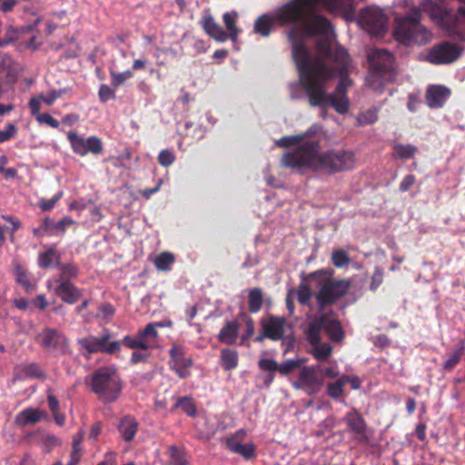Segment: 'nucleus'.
Masks as SVG:
<instances>
[{
    "label": "nucleus",
    "instance_id": "f257e3e1",
    "mask_svg": "<svg viewBox=\"0 0 465 465\" xmlns=\"http://www.w3.org/2000/svg\"><path fill=\"white\" fill-rule=\"evenodd\" d=\"M322 132L320 124H312L305 133L284 136L276 142L280 147L295 146L283 154L282 163L286 167L308 168L313 171L338 173L351 170L355 165V155L351 151L329 150L319 153L320 143L313 136Z\"/></svg>",
    "mask_w": 465,
    "mask_h": 465
},
{
    "label": "nucleus",
    "instance_id": "f03ea898",
    "mask_svg": "<svg viewBox=\"0 0 465 465\" xmlns=\"http://www.w3.org/2000/svg\"><path fill=\"white\" fill-rule=\"evenodd\" d=\"M420 12L438 23H442L447 17L446 10L432 0H423L418 8L413 9L403 17L396 18L393 31L395 39L403 45H425L431 39V34L420 23Z\"/></svg>",
    "mask_w": 465,
    "mask_h": 465
},
{
    "label": "nucleus",
    "instance_id": "7ed1b4c3",
    "mask_svg": "<svg viewBox=\"0 0 465 465\" xmlns=\"http://www.w3.org/2000/svg\"><path fill=\"white\" fill-rule=\"evenodd\" d=\"M90 387L102 401H114L122 390L116 369L113 366L99 368L90 377Z\"/></svg>",
    "mask_w": 465,
    "mask_h": 465
},
{
    "label": "nucleus",
    "instance_id": "20e7f679",
    "mask_svg": "<svg viewBox=\"0 0 465 465\" xmlns=\"http://www.w3.org/2000/svg\"><path fill=\"white\" fill-rule=\"evenodd\" d=\"M368 60L372 73L367 78V83L375 91L381 92L385 82L393 77V56L384 49L375 48L369 51Z\"/></svg>",
    "mask_w": 465,
    "mask_h": 465
},
{
    "label": "nucleus",
    "instance_id": "39448f33",
    "mask_svg": "<svg viewBox=\"0 0 465 465\" xmlns=\"http://www.w3.org/2000/svg\"><path fill=\"white\" fill-rule=\"evenodd\" d=\"M311 277L312 280H318V285L320 286V291L316 295L320 311H322L325 305L331 304L342 297L350 286L346 281L328 280L319 272L312 273Z\"/></svg>",
    "mask_w": 465,
    "mask_h": 465
},
{
    "label": "nucleus",
    "instance_id": "423d86ee",
    "mask_svg": "<svg viewBox=\"0 0 465 465\" xmlns=\"http://www.w3.org/2000/svg\"><path fill=\"white\" fill-rule=\"evenodd\" d=\"M359 25L371 36H381L388 29V16L375 5L363 8L358 17Z\"/></svg>",
    "mask_w": 465,
    "mask_h": 465
},
{
    "label": "nucleus",
    "instance_id": "0eeeda50",
    "mask_svg": "<svg viewBox=\"0 0 465 465\" xmlns=\"http://www.w3.org/2000/svg\"><path fill=\"white\" fill-rule=\"evenodd\" d=\"M296 390H302L308 395L318 393L323 385L321 365L302 366L295 381L292 382Z\"/></svg>",
    "mask_w": 465,
    "mask_h": 465
},
{
    "label": "nucleus",
    "instance_id": "6e6552de",
    "mask_svg": "<svg viewBox=\"0 0 465 465\" xmlns=\"http://www.w3.org/2000/svg\"><path fill=\"white\" fill-rule=\"evenodd\" d=\"M111 338L110 331H104L101 336L89 335L79 339L78 344L82 350L89 353L114 354L121 350V342L110 341Z\"/></svg>",
    "mask_w": 465,
    "mask_h": 465
},
{
    "label": "nucleus",
    "instance_id": "1a4fd4ad",
    "mask_svg": "<svg viewBox=\"0 0 465 465\" xmlns=\"http://www.w3.org/2000/svg\"><path fill=\"white\" fill-rule=\"evenodd\" d=\"M322 331H325L334 341H341L344 335L341 326L337 320L322 315L311 322L307 333L308 341H316Z\"/></svg>",
    "mask_w": 465,
    "mask_h": 465
},
{
    "label": "nucleus",
    "instance_id": "9d476101",
    "mask_svg": "<svg viewBox=\"0 0 465 465\" xmlns=\"http://www.w3.org/2000/svg\"><path fill=\"white\" fill-rule=\"evenodd\" d=\"M37 342L48 352L54 355L69 352L68 341L65 336L53 328L44 329L36 337Z\"/></svg>",
    "mask_w": 465,
    "mask_h": 465
},
{
    "label": "nucleus",
    "instance_id": "9b49d317",
    "mask_svg": "<svg viewBox=\"0 0 465 465\" xmlns=\"http://www.w3.org/2000/svg\"><path fill=\"white\" fill-rule=\"evenodd\" d=\"M67 139L70 142L73 152L80 156H85L88 153L96 155L103 152L102 140L97 136L85 138L75 132H69Z\"/></svg>",
    "mask_w": 465,
    "mask_h": 465
},
{
    "label": "nucleus",
    "instance_id": "f8f14e48",
    "mask_svg": "<svg viewBox=\"0 0 465 465\" xmlns=\"http://www.w3.org/2000/svg\"><path fill=\"white\" fill-rule=\"evenodd\" d=\"M461 54V48L449 42H444L432 47L427 60L434 64H450Z\"/></svg>",
    "mask_w": 465,
    "mask_h": 465
},
{
    "label": "nucleus",
    "instance_id": "ddd939ff",
    "mask_svg": "<svg viewBox=\"0 0 465 465\" xmlns=\"http://www.w3.org/2000/svg\"><path fill=\"white\" fill-rule=\"evenodd\" d=\"M46 286L49 291L54 292L63 302L69 304L75 303L82 296L81 290L72 282L48 280Z\"/></svg>",
    "mask_w": 465,
    "mask_h": 465
},
{
    "label": "nucleus",
    "instance_id": "4468645a",
    "mask_svg": "<svg viewBox=\"0 0 465 465\" xmlns=\"http://www.w3.org/2000/svg\"><path fill=\"white\" fill-rule=\"evenodd\" d=\"M170 366L177 375L185 379L190 375L192 360L184 357L183 349L181 346H173L170 350Z\"/></svg>",
    "mask_w": 465,
    "mask_h": 465
},
{
    "label": "nucleus",
    "instance_id": "2eb2a0df",
    "mask_svg": "<svg viewBox=\"0 0 465 465\" xmlns=\"http://www.w3.org/2000/svg\"><path fill=\"white\" fill-rule=\"evenodd\" d=\"M286 327V320L282 317L270 316L262 322L264 336L273 341H280L283 338Z\"/></svg>",
    "mask_w": 465,
    "mask_h": 465
},
{
    "label": "nucleus",
    "instance_id": "dca6fc26",
    "mask_svg": "<svg viewBox=\"0 0 465 465\" xmlns=\"http://www.w3.org/2000/svg\"><path fill=\"white\" fill-rule=\"evenodd\" d=\"M450 94V91L441 85H432L426 91V103L430 108H440Z\"/></svg>",
    "mask_w": 465,
    "mask_h": 465
},
{
    "label": "nucleus",
    "instance_id": "f3484780",
    "mask_svg": "<svg viewBox=\"0 0 465 465\" xmlns=\"http://www.w3.org/2000/svg\"><path fill=\"white\" fill-rule=\"evenodd\" d=\"M46 417L47 413L45 411L35 408H27L15 416V422L18 426L25 427L40 422L46 419Z\"/></svg>",
    "mask_w": 465,
    "mask_h": 465
},
{
    "label": "nucleus",
    "instance_id": "a211bd4d",
    "mask_svg": "<svg viewBox=\"0 0 465 465\" xmlns=\"http://www.w3.org/2000/svg\"><path fill=\"white\" fill-rule=\"evenodd\" d=\"M343 421L354 434L358 437L365 438L366 423L358 411H352L348 412L344 416Z\"/></svg>",
    "mask_w": 465,
    "mask_h": 465
},
{
    "label": "nucleus",
    "instance_id": "6ab92c4d",
    "mask_svg": "<svg viewBox=\"0 0 465 465\" xmlns=\"http://www.w3.org/2000/svg\"><path fill=\"white\" fill-rule=\"evenodd\" d=\"M238 17L239 15L236 11L226 12L223 15V21L227 29L226 33L233 44L237 42L238 35L242 32L236 25Z\"/></svg>",
    "mask_w": 465,
    "mask_h": 465
},
{
    "label": "nucleus",
    "instance_id": "aec40b11",
    "mask_svg": "<svg viewBox=\"0 0 465 465\" xmlns=\"http://www.w3.org/2000/svg\"><path fill=\"white\" fill-rule=\"evenodd\" d=\"M239 335V323L237 321L228 322L219 332L218 339L221 342L233 344Z\"/></svg>",
    "mask_w": 465,
    "mask_h": 465
},
{
    "label": "nucleus",
    "instance_id": "412c9836",
    "mask_svg": "<svg viewBox=\"0 0 465 465\" xmlns=\"http://www.w3.org/2000/svg\"><path fill=\"white\" fill-rule=\"evenodd\" d=\"M312 344L311 353L319 362L325 361L329 359L332 352V347L329 343L321 342L318 335L316 341H309Z\"/></svg>",
    "mask_w": 465,
    "mask_h": 465
},
{
    "label": "nucleus",
    "instance_id": "4be33fe9",
    "mask_svg": "<svg viewBox=\"0 0 465 465\" xmlns=\"http://www.w3.org/2000/svg\"><path fill=\"white\" fill-rule=\"evenodd\" d=\"M155 325L153 322H150L143 330L138 331L143 344L146 346V351L157 346L159 334Z\"/></svg>",
    "mask_w": 465,
    "mask_h": 465
},
{
    "label": "nucleus",
    "instance_id": "5701e85b",
    "mask_svg": "<svg viewBox=\"0 0 465 465\" xmlns=\"http://www.w3.org/2000/svg\"><path fill=\"white\" fill-rule=\"evenodd\" d=\"M37 264L40 268L47 269L53 265L60 266V254L54 248H49L38 255Z\"/></svg>",
    "mask_w": 465,
    "mask_h": 465
},
{
    "label": "nucleus",
    "instance_id": "b1692460",
    "mask_svg": "<svg viewBox=\"0 0 465 465\" xmlns=\"http://www.w3.org/2000/svg\"><path fill=\"white\" fill-rule=\"evenodd\" d=\"M137 429L138 423L131 417L124 418L119 424V430L125 441H130L134 439Z\"/></svg>",
    "mask_w": 465,
    "mask_h": 465
},
{
    "label": "nucleus",
    "instance_id": "393cba45",
    "mask_svg": "<svg viewBox=\"0 0 465 465\" xmlns=\"http://www.w3.org/2000/svg\"><path fill=\"white\" fill-rule=\"evenodd\" d=\"M392 149L393 157L401 160L411 159L416 153H418V148L410 143H394Z\"/></svg>",
    "mask_w": 465,
    "mask_h": 465
},
{
    "label": "nucleus",
    "instance_id": "a878e982",
    "mask_svg": "<svg viewBox=\"0 0 465 465\" xmlns=\"http://www.w3.org/2000/svg\"><path fill=\"white\" fill-rule=\"evenodd\" d=\"M306 362L305 358L295 357L279 363V373L282 376H287L293 372L295 370L300 369Z\"/></svg>",
    "mask_w": 465,
    "mask_h": 465
},
{
    "label": "nucleus",
    "instance_id": "bb28decb",
    "mask_svg": "<svg viewBox=\"0 0 465 465\" xmlns=\"http://www.w3.org/2000/svg\"><path fill=\"white\" fill-rule=\"evenodd\" d=\"M174 262L175 257L173 253L163 252L155 257L153 263L158 271L169 272Z\"/></svg>",
    "mask_w": 465,
    "mask_h": 465
},
{
    "label": "nucleus",
    "instance_id": "cd10ccee",
    "mask_svg": "<svg viewBox=\"0 0 465 465\" xmlns=\"http://www.w3.org/2000/svg\"><path fill=\"white\" fill-rule=\"evenodd\" d=\"M221 363L225 371H231L238 365V353L232 349H223L221 351Z\"/></svg>",
    "mask_w": 465,
    "mask_h": 465
},
{
    "label": "nucleus",
    "instance_id": "c85d7f7f",
    "mask_svg": "<svg viewBox=\"0 0 465 465\" xmlns=\"http://www.w3.org/2000/svg\"><path fill=\"white\" fill-rule=\"evenodd\" d=\"M14 273L16 282L21 284L26 292H30L34 289L27 271L18 262L14 263Z\"/></svg>",
    "mask_w": 465,
    "mask_h": 465
},
{
    "label": "nucleus",
    "instance_id": "c756f323",
    "mask_svg": "<svg viewBox=\"0 0 465 465\" xmlns=\"http://www.w3.org/2000/svg\"><path fill=\"white\" fill-rule=\"evenodd\" d=\"M465 351V344L460 341L454 351L449 356V358L443 362L442 368L444 371L453 370L458 363L460 361L461 356Z\"/></svg>",
    "mask_w": 465,
    "mask_h": 465
},
{
    "label": "nucleus",
    "instance_id": "7c9ffc66",
    "mask_svg": "<svg viewBox=\"0 0 465 465\" xmlns=\"http://www.w3.org/2000/svg\"><path fill=\"white\" fill-rule=\"evenodd\" d=\"M61 272L58 275H54L49 280H59L61 282H71V280L74 279L78 275V269L72 263L60 264Z\"/></svg>",
    "mask_w": 465,
    "mask_h": 465
},
{
    "label": "nucleus",
    "instance_id": "2f4dec72",
    "mask_svg": "<svg viewBox=\"0 0 465 465\" xmlns=\"http://www.w3.org/2000/svg\"><path fill=\"white\" fill-rule=\"evenodd\" d=\"M249 310L255 313L259 312L262 305V292L259 288H253L249 292Z\"/></svg>",
    "mask_w": 465,
    "mask_h": 465
},
{
    "label": "nucleus",
    "instance_id": "473e14b6",
    "mask_svg": "<svg viewBox=\"0 0 465 465\" xmlns=\"http://www.w3.org/2000/svg\"><path fill=\"white\" fill-rule=\"evenodd\" d=\"M169 453L170 460L166 465H189V460L187 456L176 446L170 447Z\"/></svg>",
    "mask_w": 465,
    "mask_h": 465
},
{
    "label": "nucleus",
    "instance_id": "72a5a7b5",
    "mask_svg": "<svg viewBox=\"0 0 465 465\" xmlns=\"http://www.w3.org/2000/svg\"><path fill=\"white\" fill-rule=\"evenodd\" d=\"M116 341L121 342V346L124 345L132 350L139 349L146 351V346L143 344L139 332H137L135 336L126 335L121 341Z\"/></svg>",
    "mask_w": 465,
    "mask_h": 465
},
{
    "label": "nucleus",
    "instance_id": "f704fd0d",
    "mask_svg": "<svg viewBox=\"0 0 465 465\" xmlns=\"http://www.w3.org/2000/svg\"><path fill=\"white\" fill-rule=\"evenodd\" d=\"M378 111L376 107L370 108L361 112L357 116V123L359 125H366L374 124L378 119Z\"/></svg>",
    "mask_w": 465,
    "mask_h": 465
},
{
    "label": "nucleus",
    "instance_id": "c9c22d12",
    "mask_svg": "<svg viewBox=\"0 0 465 465\" xmlns=\"http://www.w3.org/2000/svg\"><path fill=\"white\" fill-rule=\"evenodd\" d=\"M174 408H181L191 417H194L196 415V406L191 398L183 397L179 399L175 402Z\"/></svg>",
    "mask_w": 465,
    "mask_h": 465
},
{
    "label": "nucleus",
    "instance_id": "e433bc0d",
    "mask_svg": "<svg viewBox=\"0 0 465 465\" xmlns=\"http://www.w3.org/2000/svg\"><path fill=\"white\" fill-rule=\"evenodd\" d=\"M111 75V84L114 87H118L123 85L127 80L133 77V73L130 70H126L124 72L117 73L113 70L110 72Z\"/></svg>",
    "mask_w": 465,
    "mask_h": 465
},
{
    "label": "nucleus",
    "instance_id": "4c0bfd02",
    "mask_svg": "<svg viewBox=\"0 0 465 465\" xmlns=\"http://www.w3.org/2000/svg\"><path fill=\"white\" fill-rule=\"evenodd\" d=\"M246 435L245 430H238L234 436L229 438L226 441L227 448L236 453L238 450L241 448L242 443L241 442L242 439Z\"/></svg>",
    "mask_w": 465,
    "mask_h": 465
},
{
    "label": "nucleus",
    "instance_id": "58836bf2",
    "mask_svg": "<svg viewBox=\"0 0 465 465\" xmlns=\"http://www.w3.org/2000/svg\"><path fill=\"white\" fill-rule=\"evenodd\" d=\"M344 381H345V379H341V377L335 382L328 384L327 393L331 398L337 399L342 394Z\"/></svg>",
    "mask_w": 465,
    "mask_h": 465
},
{
    "label": "nucleus",
    "instance_id": "ea45409f",
    "mask_svg": "<svg viewBox=\"0 0 465 465\" xmlns=\"http://www.w3.org/2000/svg\"><path fill=\"white\" fill-rule=\"evenodd\" d=\"M238 319H242L245 322V331L242 336V343H243L246 340L250 339L254 333V324L252 320L245 313L242 312L238 315Z\"/></svg>",
    "mask_w": 465,
    "mask_h": 465
},
{
    "label": "nucleus",
    "instance_id": "a19ab883",
    "mask_svg": "<svg viewBox=\"0 0 465 465\" xmlns=\"http://www.w3.org/2000/svg\"><path fill=\"white\" fill-rule=\"evenodd\" d=\"M259 368L267 372H279V363L271 358H261L258 361Z\"/></svg>",
    "mask_w": 465,
    "mask_h": 465
},
{
    "label": "nucleus",
    "instance_id": "79ce46f5",
    "mask_svg": "<svg viewBox=\"0 0 465 465\" xmlns=\"http://www.w3.org/2000/svg\"><path fill=\"white\" fill-rule=\"evenodd\" d=\"M331 260L338 268H342L349 263V256L343 250H336L332 252Z\"/></svg>",
    "mask_w": 465,
    "mask_h": 465
},
{
    "label": "nucleus",
    "instance_id": "37998d69",
    "mask_svg": "<svg viewBox=\"0 0 465 465\" xmlns=\"http://www.w3.org/2000/svg\"><path fill=\"white\" fill-rule=\"evenodd\" d=\"M62 196H63V192L60 191V192L56 193L50 199L42 198V199H40L39 203H38L39 207L43 211H50L55 206V204L61 199Z\"/></svg>",
    "mask_w": 465,
    "mask_h": 465
},
{
    "label": "nucleus",
    "instance_id": "c03bdc74",
    "mask_svg": "<svg viewBox=\"0 0 465 465\" xmlns=\"http://www.w3.org/2000/svg\"><path fill=\"white\" fill-rule=\"evenodd\" d=\"M66 93L65 89H58V90H53L50 93L46 94H41V99L43 100V103H45L47 105H52L56 99L61 97L63 94Z\"/></svg>",
    "mask_w": 465,
    "mask_h": 465
},
{
    "label": "nucleus",
    "instance_id": "a18cd8bd",
    "mask_svg": "<svg viewBox=\"0 0 465 465\" xmlns=\"http://www.w3.org/2000/svg\"><path fill=\"white\" fill-rule=\"evenodd\" d=\"M53 221L46 217L43 222L42 223L40 224V226L36 227V228H34L33 229V233L35 237H43L45 233H47V232L51 229H53Z\"/></svg>",
    "mask_w": 465,
    "mask_h": 465
},
{
    "label": "nucleus",
    "instance_id": "49530a36",
    "mask_svg": "<svg viewBox=\"0 0 465 465\" xmlns=\"http://www.w3.org/2000/svg\"><path fill=\"white\" fill-rule=\"evenodd\" d=\"M175 160V156L170 150H162L158 155V162L163 166H170Z\"/></svg>",
    "mask_w": 465,
    "mask_h": 465
},
{
    "label": "nucleus",
    "instance_id": "de8ad7c7",
    "mask_svg": "<svg viewBox=\"0 0 465 465\" xmlns=\"http://www.w3.org/2000/svg\"><path fill=\"white\" fill-rule=\"evenodd\" d=\"M98 95L102 103H105L115 98L114 91L107 84L100 85Z\"/></svg>",
    "mask_w": 465,
    "mask_h": 465
},
{
    "label": "nucleus",
    "instance_id": "09e8293b",
    "mask_svg": "<svg viewBox=\"0 0 465 465\" xmlns=\"http://www.w3.org/2000/svg\"><path fill=\"white\" fill-rule=\"evenodd\" d=\"M298 300L302 304H307L312 298V291L309 286L302 284L298 289Z\"/></svg>",
    "mask_w": 465,
    "mask_h": 465
},
{
    "label": "nucleus",
    "instance_id": "8fccbe9b",
    "mask_svg": "<svg viewBox=\"0 0 465 465\" xmlns=\"http://www.w3.org/2000/svg\"><path fill=\"white\" fill-rule=\"evenodd\" d=\"M208 35L217 42H225L229 39L226 31H224L218 24L208 33Z\"/></svg>",
    "mask_w": 465,
    "mask_h": 465
},
{
    "label": "nucleus",
    "instance_id": "3c124183",
    "mask_svg": "<svg viewBox=\"0 0 465 465\" xmlns=\"http://www.w3.org/2000/svg\"><path fill=\"white\" fill-rule=\"evenodd\" d=\"M36 121L41 124H47L53 128H58L59 122L47 113L37 115Z\"/></svg>",
    "mask_w": 465,
    "mask_h": 465
},
{
    "label": "nucleus",
    "instance_id": "603ef678",
    "mask_svg": "<svg viewBox=\"0 0 465 465\" xmlns=\"http://www.w3.org/2000/svg\"><path fill=\"white\" fill-rule=\"evenodd\" d=\"M74 223V221L68 216L64 217L62 220H60L57 223H53V229L56 230L60 232H64L67 228L72 226Z\"/></svg>",
    "mask_w": 465,
    "mask_h": 465
},
{
    "label": "nucleus",
    "instance_id": "864d4df0",
    "mask_svg": "<svg viewBox=\"0 0 465 465\" xmlns=\"http://www.w3.org/2000/svg\"><path fill=\"white\" fill-rule=\"evenodd\" d=\"M15 134V126L13 124H9L5 130L0 131V143L12 139Z\"/></svg>",
    "mask_w": 465,
    "mask_h": 465
},
{
    "label": "nucleus",
    "instance_id": "5fc2aeb1",
    "mask_svg": "<svg viewBox=\"0 0 465 465\" xmlns=\"http://www.w3.org/2000/svg\"><path fill=\"white\" fill-rule=\"evenodd\" d=\"M43 103V100L41 99V94L37 97H33L29 101V108L31 111V114L37 118V115L42 114L40 113L41 109V104Z\"/></svg>",
    "mask_w": 465,
    "mask_h": 465
},
{
    "label": "nucleus",
    "instance_id": "6e6d98bb",
    "mask_svg": "<svg viewBox=\"0 0 465 465\" xmlns=\"http://www.w3.org/2000/svg\"><path fill=\"white\" fill-rule=\"evenodd\" d=\"M462 3L454 16V26L458 27L460 25H465V0H460Z\"/></svg>",
    "mask_w": 465,
    "mask_h": 465
},
{
    "label": "nucleus",
    "instance_id": "4d7b16f0",
    "mask_svg": "<svg viewBox=\"0 0 465 465\" xmlns=\"http://www.w3.org/2000/svg\"><path fill=\"white\" fill-rule=\"evenodd\" d=\"M236 453L249 460L254 455V446L252 443L242 444Z\"/></svg>",
    "mask_w": 465,
    "mask_h": 465
},
{
    "label": "nucleus",
    "instance_id": "13d9d810",
    "mask_svg": "<svg viewBox=\"0 0 465 465\" xmlns=\"http://www.w3.org/2000/svg\"><path fill=\"white\" fill-rule=\"evenodd\" d=\"M47 402H48V406H49V409L52 411V413H55L59 411V407H60L59 401L55 398V396L53 394V391L51 390L47 391Z\"/></svg>",
    "mask_w": 465,
    "mask_h": 465
},
{
    "label": "nucleus",
    "instance_id": "bf43d9fd",
    "mask_svg": "<svg viewBox=\"0 0 465 465\" xmlns=\"http://www.w3.org/2000/svg\"><path fill=\"white\" fill-rule=\"evenodd\" d=\"M201 24L206 34L212 31L213 27H215L217 25L213 16L210 15H204L202 19Z\"/></svg>",
    "mask_w": 465,
    "mask_h": 465
},
{
    "label": "nucleus",
    "instance_id": "052dcab7",
    "mask_svg": "<svg viewBox=\"0 0 465 465\" xmlns=\"http://www.w3.org/2000/svg\"><path fill=\"white\" fill-rule=\"evenodd\" d=\"M148 357L149 354L146 352V351H134L131 356V362L134 364L143 362L147 361Z\"/></svg>",
    "mask_w": 465,
    "mask_h": 465
},
{
    "label": "nucleus",
    "instance_id": "680f3d73",
    "mask_svg": "<svg viewBox=\"0 0 465 465\" xmlns=\"http://www.w3.org/2000/svg\"><path fill=\"white\" fill-rule=\"evenodd\" d=\"M383 274L380 270H376L371 277L370 289L375 291L382 282Z\"/></svg>",
    "mask_w": 465,
    "mask_h": 465
},
{
    "label": "nucleus",
    "instance_id": "e2e57ef3",
    "mask_svg": "<svg viewBox=\"0 0 465 465\" xmlns=\"http://www.w3.org/2000/svg\"><path fill=\"white\" fill-rule=\"evenodd\" d=\"M414 183H415V176L412 174H408L402 179V181L400 184V190L401 192H406L413 185Z\"/></svg>",
    "mask_w": 465,
    "mask_h": 465
},
{
    "label": "nucleus",
    "instance_id": "0e129e2a",
    "mask_svg": "<svg viewBox=\"0 0 465 465\" xmlns=\"http://www.w3.org/2000/svg\"><path fill=\"white\" fill-rule=\"evenodd\" d=\"M322 370L323 379L325 377L336 378L339 375V371H338V367H337L336 364H332L331 366H328V367H325V368H322Z\"/></svg>",
    "mask_w": 465,
    "mask_h": 465
},
{
    "label": "nucleus",
    "instance_id": "69168bd1",
    "mask_svg": "<svg viewBox=\"0 0 465 465\" xmlns=\"http://www.w3.org/2000/svg\"><path fill=\"white\" fill-rule=\"evenodd\" d=\"M419 104H420V100L418 99V97L413 94H410L408 96V103H407L408 109L411 112L414 113L417 111Z\"/></svg>",
    "mask_w": 465,
    "mask_h": 465
},
{
    "label": "nucleus",
    "instance_id": "338daca9",
    "mask_svg": "<svg viewBox=\"0 0 465 465\" xmlns=\"http://www.w3.org/2000/svg\"><path fill=\"white\" fill-rule=\"evenodd\" d=\"M341 379H345L344 381V385L346 383H350L351 384V387L353 389V390H358L360 389L361 387V381L359 380L358 377H349V376H345L343 375L341 377Z\"/></svg>",
    "mask_w": 465,
    "mask_h": 465
},
{
    "label": "nucleus",
    "instance_id": "774afa93",
    "mask_svg": "<svg viewBox=\"0 0 465 465\" xmlns=\"http://www.w3.org/2000/svg\"><path fill=\"white\" fill-rule=\"evenodd\" d=\"M26 373L35 377H41L43 375V371L40 368L35 364H31L26 367Z\"/></svg>",
    "mask_w": 465,
    "mask_h": 465
}]
</instances>
